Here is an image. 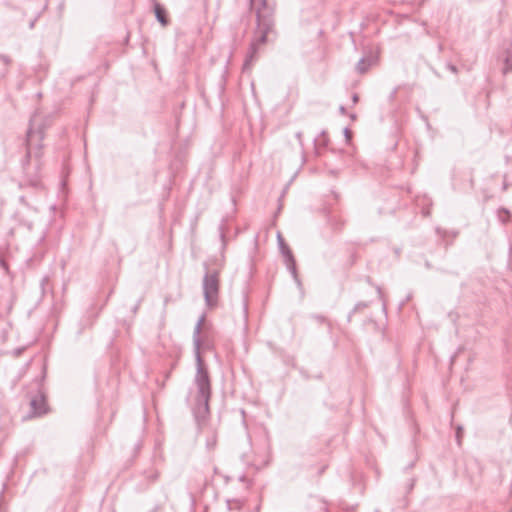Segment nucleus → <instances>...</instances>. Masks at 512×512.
Masks as SVG:
<instances>
[{
  "label": "nucleus",
  "mask_w": 512,
  "mask_h": 512,
  "mask_svg": "<svg viewBox=\"0 0 512 512\" xmlns=\"http://www.w3.org/2000/svg\"><path fill=\"white\" fill-rule=\"evenodd\" d=\"M205 315H201L193 330V351L196 360V375L194 383L197 388L196 404L194 414L197 419H204L209 412V401L211 398V382L201 351L212 350L213 342L205 324Z\"/></svg>",
  "instance_id": "obj_1"
},
{
  "label": "nucleus",
  "mask_w": 512,
  "mask_h": 512,
  "mask_svg": "<svg viewBox=\"0 0 512 512\" xmlns=\"http://www.w3.org/2000/svg\"><path fill=\"white\" fill-rule=\"evenodd\" d=\"M44 138V125L40 123L38 115H34L30 120V126L26 137V161L23 163L24 171L33 187H41V181L37 175L40 169V157L42 155V140Z\"/></svg>",
  "instance_id": "obj_2"
},
{
  "label": "nucleus",
  "mask_w": 512,
  "mask_h": 512,
  "mask_svg": "<svg viewBox=\"0 0 512 512\" xmlns=\"http://www.w3.org/2000/svg\"><path fill=\"white\" fill-rule=\"evenodd\" d=\"M257 28L254 33V39L250 44L249 52L243 64V69L248 70L253 64L259 45L265 44L268 34L273 28L272 12L267 7L266 0H261V8L256 10Z\"/></svg>",
  "instance_id": "obj_3"
},
{
  "label": "nucleus",
  "mask_w": 512,
  "mask_h": 512,
  "mask_svg": "<svg viewBox=\"0 0 512 512\" xmlns=\"http://www.w3.org/2000/svg\"><path fill=\"white\" fill-rule=\"evenodd\" d=\"M219 292V277L217 271H207L203 278V293L207 306L214 307L217 304Z\"/></svg>",
  "instance_id": "obj_4"
},
{
  "label": "nucleus",
  "mask_w": 512,
  "mask_h": 512,
  "mask_svg": "<svg viewBox=\"0 0 512 512\" xmlns=\"http://www.w3.org/2000/svg\"><path fill=\"white\" fill-rule=\"evenodd\" d=\"M277 239H278V244H279L281 253L285 257V262H286L287 268L291 272L294 280L299 284L300 282L298 279V275H297V271H296V263H295L293 254H292L291 250L289 249V247L285 244L284 239L282 238L280 233H278Z\"/></svg>",
  "instance_id": "obj_5"
},
{
  "label": "nucleus",
  "mask_w": 512,
  "mask_h": 512,
  "mask_svg": "<svg viewBox=\"0 0 512 512\" xmlns=\"http://www.w3.org/2000/svg\"><path fill=\"white\" fill-rule=\"evenodd\" d=\"M30 406L34 415L40 416L46 412V402L43 396L31 399Z\"/></svg>",
  "instance_id": "obj_6"
},
{
  "label": "nucleus",
  "mask_w": 512,
  "mask_h": 512,
  "mask_svg": "<svg viewBox=\"0 0 512 512\" xmlns=\"http://www.w3.org/2000/svg\"><path fill=\"white\" fill-rule=\"evenodd\" d=\"M154 12H155V16L157 18V20L162 24V25H167L168 24V19H167V16H166V11L165 9L158 3H155L154 5Z\"/></svg>",
  "instance_id": "obj_7"
},
{
  "label": "nucleus",
  "mask_w": 512,
  "mask_h": 512,
  "mask_svg": "<svg viewBox=\"0 0 512 512\" xmlns=\"http://www.w3.org/2000/svg\"><path fill=\"white\" fill-rule=\"evenodd\" d=\"M498 218L502 223H507L510 219V212L506 208H500L498 210Z\"/></svg>",
  "instance_id": "obj_8"
},
{
  "label": "nucleus",
  "mask_w": 512,
  "mask_h": 512,
  "mask_svg": "<svg viewBox=\"0 0 512 512\" xmlns=\"http://www.w3.org/2000/svg\"><path fill=\"white\" fill-rule=\"evenodd\" d=\"M508 71H512V49L507 51V56L505 58V68L503 73H507Z\"/></svg>",
  "instance_id": "obj_9"
},
{
  "label": "nucleus",
  "mask_w": 512,
  "mask_h": 512,
  "mask_svg": "<svg viewBox=\"0 0 512 512\" xmlns=\"http://www.w3.org/2000/svg\"><path fill=\"white\" fill-rule=\"evenodd\" d=\"M369 64L366 63L364 58L360 59L357 63V71L361 74L365 73L368 70Z\"/></svg>",
  "instance_id": "obj_10"
},
{
  "label": "nucleus",
  "mask_w": 512,
  "mask_h": 512,
  "mask_svg": "<svg viewBox=\"0 0 512 512\" xmlns=\"http://www.w3.org/2000/svg\"><path fill=\"white\" fill-rule=\"evenodd\" d=\"M216 444H217V437H216L215 434H212L210 437L207 438V440H206V447L209 450L214 449Z\"/></svg>",
  "instance_id": "obj_11"
},
{
  "label": "nucleus",
  "mask_w": 512,
  "mask_h": 512,
  "mask_svg": "<svg viewBox=\"0 0 512 512\" xmlns=\"http://www.w3.org/2000/svg\"><path fill=\"white\" fill-rule=\"evenodd\" d=\"M367 306H368V304H367L366 302H359V303H357V304L354 306V308H353V310H352V313H356V312H358V311H360V310H362V309L366 308Z\"/></svg>",
  "instance_id": "obj_12"
},
{
  "label": "nucleus",
  "mask_w": 512,
  "mask_h": 512,
  "mask_svg": "<svg viewBox=\"0 0 512 512\" xmlns=\"http://www.w3.org/2000/svg\"><path fill=\"white\" fill-rule=\"evenodd\" d=\"M312 318L315 319L318 323L326 322V318L322 315H313Z\"/></svg>",
  "instance_id": "obj_13"
},
{
  "label": "nucleus",
  "mask_w": 512,
  "mask_h": 512,
  "mask_svg": "<svg viewBox=\"0 0 512 512\" xmlns=\"http://www.w3.org/2000/svg\"><path fill=\"white\" fill-rule=\"evenodd\" d=\"M447 69L449 71H451L452 73H454V74L458 73V68L455 65L451 64V63L447 64Z\"/></svg>",
  "instance_id": "obj_14"
},
{
  "label": "nucleus",
  "mask_w": 512,
  "mask_h": 512,
  "mask_svg": "<svg viewBox=\"0 0 512 512\" xmlns=\"http://www.w3.org/2000/svg\"><path fill=\"white\" fill-rule=\"evenodd\" d=\"M149 480L150 481H155L157 478H158V473L157 472H153L151 473L149 476H148Z\"/></svg>",
  "instance_id": "obj_15"
},
{
  "label": "nucleus",
  "mask_w": 512,
  "mask_h": 512,
  "mask_svg": "<svg viewBox=\"0 0 512 512\" xmlns=\"http://www.w3.org/2000/svg\"><path fill=\"white\" fill-rule=\"evenodd\" d=\"M14 301H15V297L13 294H11L9 297V307H8L9 310L12 308Z\"/></svg>",
  "instance_id": "obj_16"
},
{
  "label": "nucleus",
  "mask_w": 512,
  "mask_h": 512,
  "mask_svg": "<svg viewBox=\"0 0 512 512\" xmlns=\"http://www.w3.org/2000/svg\"><path fill=\"white\" fill-rule=\"evenodd\" d=\"M461 432H462V427H458L457 428V432H456V437H457V440H458V443L460 444V437H461Z\"/></svg>",
  "instance_id": "obj_17"
},
{
  "label": "nucleus",
  "mask_w": 512,
  "mask_h": 512,
  "mask_svg": "<svg viewBox=\"0 0 512 512\" xmlns=\"http://www.w3.org/2000/svg\"><path fill=\"white\" fill-rule=\"evenodd\" d=\"M358 101H359V96H358V94H353V96H352V102H353V104H356Z\"/></svg>",
  "instance_id": "obj_18"
},
{
  "label": "nucleus",
  "mask_w": 512,
  "mask_h": 512,
  "mask_svg": "<svg viewBox=\"0 0 512 512\" xmlns=\"http://www.w3.org/2000/svg\"><path fill=\"white\" fill-rule=\"evenodd\" d=\"M344 133H345V137H346L347 139H349V138L351 137V132H350V130H349L348 128H345V129H344Z\"/></svg>",
  "instance_id": "obj_19"
},
{
  "label": "nucleus",
  "mask_w": 512,
  "mask_h": 512,
  "mask_svg": "<svg viewBox=\"0 0 512 512\" xmlns=\"http://www.w3.org/2000/svg\"><path fill=\"white\" fill-rule=\"evenodd\" d=\"M339 112L342 114V115H345L346 114V108L344 106H340L339 107Z\"/></svg>",
  "instance_id": "obj_20"
},
{
  "label": "nucleus",
  "mask_w": 512,
  "mask_h": 512,
  "mask_svg": "<svg viewBox=\"0 0 512 512\" xmlns=\"http://www.w3.org/2000/svg\"><path fill=\"white\" fill-rule=\"evenodd\" d=\"M1 59L7 64L9 62L8 57L2 56Z\"/></svg>",
  "instance_id": "obj_21"
},
{
  "label": "nucleus",
  "mask_w": 512,
  "mask_h": 512,
  "mask_svg": "<svg viewBox=\"0 0 512 512\" xmlns=\"http://www.w3.org/2000/svg\"><path fill=\"white\" fill-rule=\"evenodd\" d=\"M297 138H301V133H297Z\"/></svg>",
  "instance_id": "obj_22"
}]
</instances>
